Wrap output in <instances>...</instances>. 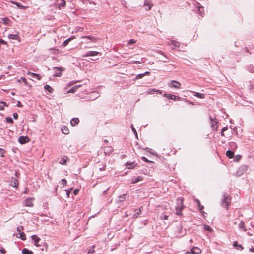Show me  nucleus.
Instances as JSON below:
<instances>
[{
	"label": "nucleus",
	"instance_id": "1",
	"mask_svg": "<svg viewBox=\"0 0 254 254\" xmlns=\"http://www.w3.org/2000/svg\"><path fill=\"white\" fill-rule=\"evenodd\" d=\"M166 44L170 45L172 49H177L179 51H184L186 49V45L183 44H180L179 42L172 40H168L166 42Z\"/></svg>",
	"mask_w": 254,
	"mask_h": 254
},
{
	"label": "nucleus",
	"instance_id": "2",
	"mask_svg": "<svg viewBox=\"0 0 254 254\" xmlns=\"http://www.w3.org/2000/svg\"><path fill=\"white\" fill-rule=\"evenodd\" d=\"M231 200V198L227 193H224L223 199L221 200L222 205L226 209H228Z\"/></svg>",
	"mask_w": 254,
	"mask_h": 254
},
{
	"label": "nucleus",
	"instance_id": "3",
	"mask_svg": "<svg viewBox=\"0 0 254 254\" xmlns=\"http://www.w3.org/2000/svg\"><path fill=\"white\" fill-rule=\"evenodd\" d=\"M177 201L178 205L176 207V214L178 215H180L182 214L181 211L184 207L183 205V198L182 197L178 198H177Z\"/></svg>",
	"mask_w": 254,
	"mask_h": 254
},
{
	"label": "nucleus",
	"instance_id": "4",
	"mask_svg": "<svg viewBox=\"0 0 254 254\" xmlns=\"http://www.w3.org/2000/svg\"><path fill=\"white\" fill-rule=\"evenodd\" d=\"M54 76L60 77L62 75L61 72L64 70V68L62 67H54Z\"/></svg>",
	"mask_w": 254,
	"mask_h": 254
},
{
	"label": "nucleus",
	"instance_id": "5",
	"mask_svg": "<svg viewBox=\"0 0 254 254\" xmlns=\"http://www.w3.org/2000/svg\"><path fill=\"white\" fill-rule=\"evenodd\" d=\"M163 96L166 97V98H169V99H171V100H179L180 99V98L179 97H178L176 95H173V94H169V93H165L163 94Z\"/></svg>",
	"mask_w": 254,
	"mask_h": 254
},
{
	"label": "nucleus",
	"instance_id": "6",
	"mask_svg": "<svg viewBox=\"0 0 254 254\" xmlns=\"http://www.w3.org/2000/svg\"><path fill=\"white\" fill-rule=\"evenodd\" d=\"M18 140L21 144H25V143L28 142L30 140H29V138L26 136H20L18 138Z\"/></svg>",
	"mask_w": 254,
	"mask_h": 254
},
{
	"label": "nucleus",
	"instance_id": "7",
	"mask_svg": "<svg viewBox=\"0 0 254 254\" xmlns=\"http://www.w3.org/2000/svg\"><path fill=\"white\" fill-rule=\"evenodd\" d=\"M169 86L170 87H174L175 88L179 89L181 86V84L178 81L172 80L171 82H170Z\"/></svg>",
	"mask_w": 254,
	"mask_h": 254
},
{
	"label": "nucleus",
	"instance_id": "8",
	"mask_svg": "<svg viewBox=\"0 0 254 254\" xmlns=\"http://www.w3.org/2000/svg\"><path fill=\"white\" fill-rule=\"evenodd\" d=\"M31 238H32V240L34 242V245L36 247H38V246H40V245L39 244V243L41 241V239L39 237H38L36 235H33L31 236Z\"/></svg>",
	"mask_w": 254,
	"mask_h": 254
},
{
	"label": "nucleus",
	"instance_id": "9",
	"mask_svg": "<svg viewBox=\"0 0 254 254\" xmlns=\"http://www.w3.org/2000/svg\"><path fill=\"white\" fill-rule=\"evenodd\" d=\"M147 94H154L155 93L157 94H162V91L159 90V89H149L147 91Z\"/></svg>",
	"mask_w": 254,
	"mask_h": 254
},
{
	"label": "nucleus",
	"instance_id": "10",
	"mask_svg": "<svg viewBox=\"0 0 254 254\" xmlns=\"http://www.w3.org/2000/svg\"><path fill=\"white\" fill-rule=\"evenodd\" d=\"M113 151V148L111 146H107L104 148V152L106 155H110Z\"/></svg>",
	"mask_w": 254,
	"mask_h": 254
},
{
	"label": "nucleus",
	"instance_id": "11",
	"mask_svg": "<svg viewBox=\"0 0 254 254\" xmlns=\"http://www.w3.org/2000/svg\"><path fill=\"white\" fill-rule=\"evenodd\" d=\"M33 198H29L25 200V205L26 206L32 207L33 206Z\"/></svg>",
	"mask_w": 254,
	"mask_h": 254
},
{
	"label": "nucleus",
	"instance_id": "12",
	"mask_svg": "<svg viewBox=\"0 0 254 254\" xmlns=\"http://www.w3.org/2000/svg\"><path fill=\"white\" fill-rule=\"evenodd\" d=\"M27 74L29 75L31 78H34V79H37L38 80H40L41 78V76L38 74H36V73H32L31 72H27Z\"/></svg>",
	"mask_w": 254,
	"mask_h": 254
},
{
	"label": "nucleus",
	"instance_id": "13",
	"mask_svg": "<svg viewBox=\"0 0 254 254\" xmlns=\"http://www.w3.org/2000/svg\"><path fill=\"white\" fill-rule=\"evenodd\" d=\"M81 38L82 39H87L90 41H92L94 42H96L98 38L95 36H91V35H88V36H85L81 37Z\"/></svg>",
	"mask_w": 254,
	"mask_h": 254
},
{
	"label": "nucleus",
	"instance_id": "14",
	"mask_svg": "<svg viewBox=\"0 0 254 254\" xmlns=\"http://www.w3.org/2000/svg\"><path fill=\"white\" fill-rule=\"evenodd\" d=\"M233 246L238 250L242 251L244 249V247L241 245L239 244L237 241L233 242Z\"/></svg>",
	"mask_w": 254,
	"mask_h": 254
},
{
	"label": "nucleus",
	"instance_id": "15",
	"mask_svg": "<svg viewBox=\"0 0 254 254\" xmlns=\"http://www.w3.org/2000/svg\"><path fill=\"white\" fill-rule=\"evenodd\" d=\"M21 82H23L25 85L31 88L32 86L29 85L26 79L24 77H21L20 79L17 80V82L18 83H21Z\"/></svg>",
	"mask_w": 254,
	"mask_h": 254
},
{
	"label": "nucleus",
	"instance_id": "16",
	"mask_svg": "<svg viewBox=\"0 0 254 254\" xmlns=\"http://www.w3.org/2000/svg\"><path fill=\"white\" fill-rule=\"evenodd\" d=\"M144 5L148 7L147 8H146V10H149L151 9L153 4L150 1L145 0Z\"/></svg>",
	"mask_w": 254,
	"mask_h": 254
},
{
	"label": "nucleus",
	"instance_id": "17",
	"mask_svg": "<svg viewBox=\"0 0 254 254\" xmlns=\"http://www.w3.org/2000/svg\"><path fill=\"white\" fill-rule=\"evenodd\" d=\"M68 158L65 156L62 157L59 161V163L62 165H65L67 160H68Z\"/></svg>",
	"mask_w": 254,
	"mask_h": 254
},
{
	"label": "nucleus",
	"instance_id": "18",
	"mask_svg": "<svg viewBox=\"0 0 254 254\" xmlns=\"http://www.w3.org/2000/svg\"><path fill=\"white\" fill-rule=\"evenodd\" d=\"M191 253L193 254H198L201 252V250L198 247H193L191 250Z\"/></svg>",
	"mask_w": 254,
	"mask_h": 254
},
{
	"label": "nucleus",
	"instance_id": "19",
	"mask_svg": "<svg viewBox=\"0 0 254 254\" xmlns=\"http://www.w3.org/2000/svg\"><path fill=\"white\" fill-rule=\"evenodd\" d=\"M142 179H143V178L142 177H141V176H138L137 178L133 177L131 179V183H132V184H135V183H137L138 182H139L140 181H142Z\"/></svg>",
	"mask_w": 254,
	"mask_h": 254
},
{
	"label": "nucleus",
	"instance_id": "20",
	"mask_svg": "<svg viewBox=\"0 0 254 254\" xmlns=\"http://www.w3.org/2000/svg\"><path fill=\"white\" fill-rule=\"evenodd\" d=\"M149 73H150L149 72L146 71L143 73L138 74L136 75V76L135 77V79L137 80V79H141V78H143L145 75H148Z\"/></svg>",
	"mask_w": 254,
	"mask_h": 254
},
{
	"label": "nucleus",
	"instance_id": "21",
	"mask_svg": "<svg viewBox=\"0 0 254 254\" xmlns=\"http://www.w3.org/2000/svg\"><path fill=\"white\" fill-rule=\"evenodd\" d=\"M226 155L229 158H233L234 156V151L228 150L226 152Z\"/></svg>",
	"mask_w": 254,
	"mask_h": 254
},
{
	"label": "nucleus",
	"instance_id": "22",
	"mask_svg": "<svg viewBox=\"0 0 254 254\" xmlns=\"http://www.w3.org/2000/svg\"><path fill=\"white\" fill-rule=\"evenodd\" d=\"M79 119L77 118H73L70 121V124L72 126H75L78 124Z\"/></svg>",
	"mask_w": 254,
	"mask_h": 254
},
{
	"label": "nucleus",
	"instance_id": "23",
	"mask_svg": "<svg viewBox=\"0 0 254 254\" xmlns=\"http://www.w3.org/2000/svg\"><path fill=\"white\" fill-rule=\"evenodd\" d=\"M194 96L199 98L200 99H204L205 98V94L203 93H200L198 92H193Z\"/></svg>",
	"mask_w": 254,
	"mask_h": 254
},
{
	"label": "nucleus",
	"instance_id": "24",
	"mask_svg": "<svg viewBox=\"0 0 254 254\" xmlns=\"http://www.w3.org/2000/svg\"><path fill=\"white\" fill-rule=\"evenodd\" d=\"M142 208V207H141L138 210V209H135L134 210V214L133 215V218H137L139 215L141 214V209Z\"/></svg>",
	"mask_w": 254,
	"mask_h": 254
},
{
	"label": "nucleus",
	"instance_id": "25",
	"mask_svg": "<svg viewBox=\"0 0 254 254\" xmlns=\"http://www.w3.org/2000/svg\"><path fill=\"white\" fill-rule=\"evenodd\" d=\"M126 166L128 168V169H132L134 168L135 166H136V164L134 165L133 162H127L126 163Z\"/></svg>",
	"mask_w": 254,
	"mask_h": 254
},
{
	"label": "nucleus",
	"instance_id": "26",
	"mask_svg": "<svg viewBox=\"0 0 254 254\" xmlns=\"http://www.w3.org/2000/svg\"><path fill=\"white\" fill-rule=\"evenodd\" d=\"M22 254H33V252L27 248H24L22 250Z\"/></svg>",
	"mask_w": 254,
	"mask_h": 254
},
{
	"label": "nucleus",
	"instance_id": "27",
	"mask_svg": "<svg viewBox=\"0 0 254 254\" xmlns=\"http://www.w3.org/2000/svg\"><path fill=\"white\" fill-rule=\"evenodd\" d=\"M99 53H100L99 52H96V51H90V52H88L86 54V56H94L95 55L99 54Z\"/></svg>",
	"mask_w": 254,
	"mask_h": 254
},
{
	"label": "nucleus",
	"instance_id": "28",
	"mask_svg": "<svg viewBox=\"0 0 254 254\" xmlns=\"http://www.w3.org/2000/svg\"><path fill=\"white\" fill-rule=\"evenodd\" d=\"M247 69L250 73H254V66L253 64H249L247 67Z\"/></svg>",
	"mask_w": 254,
	"mask_h": 254
},
{
	"label": "nucleus",
	"instance_id": "29",
	"mask_svg": "<svg viewBox=\"0 0 254 254\" xmlns=\"http://www.w3.org/2000/svg\"><path fill=\"white\" fill-rule=\"evenodd\" d=\"M62 131L64 134H68L69 133V130L66 126H64L63 128H62Z\"/></svg>",
	"mask_w": 254,
	"mask_h": 254
},
{
	"label": "nucleus",
	"instance_id": "30",
	"mask_svg": "<svg viewBox=\"0 0 254 254\" xmlns=\"http://www.w3.org/2000/svg\"><path fill=\"white\" fill-rule=\"evenodd\" d=\"M195 201L197 203V205H198V208H199V211L202 212V210L204 209V206L203 205H201V204H200V201L198 200V199H196L195 200Z\"/></svg>",
	"mask_w": 254,
	"mask_h": 254
},
{
	"label": "nucleus",
	"instance_id": "31",
	"mask_svg": "<svg viewBox=\"0 0 254 254\" xmlns=\"http://www.w3.org/2000/svg\"><path fill=\"white\" fill-rule=\"evenodd\" d=\"M126 194H124L120 195L118 198V201L120 202H123L126 199Z\"/></svg>",
	"mask_w": 254,
	"mask_h": 254
},
{
	"label": "nucleus",
	"instance_id": "32",
	"mask_svg": "<svg viewBox=\"0 0 254 254\" xmlns=\"http://www.w3.org/2000/svg\"><path fill=\"white\" fill-rule=\"evenodd\" d=\"M44 88L48 91L49 93H52L53 92V89L49 85H45L44 86Z\"/></svg>",
	"mask_w": 254,
	"mask_h": 254
},
{
	"label": "nucleus",
	"instance_id": "33",
	"mask_svg": "<svg viewBox=\"0 0 254 254\" xmlns=\"http://www.w3.org/2000/svg\"><path fill=\"white\" fill-rule=\"evenodd\" d=\"M239 229H243L244 231H247V229L245 228V224L243 221H241L238 225Z\"/></svg>",
	"mask_w": 254,
	"mask_h": 254
},
{
	"label": "nucleus",
	"instance_id": "34",
	"mask_svg": "<svg viewBox=\"0 0 254 254\" xmlns=\"http://www.w3.org/2000/svg\"><path fill=\"white\" fill-rule=\"evenodd\" d=\"M7 104L4 101H1L0 102V110H2L4 109V106H7Z\"/></svg>",
	"mask_w": 254,
	"mask_h": 254
},
{
	"label": "nucleus",
	"instance_id": "35",
	"mask_svg": "<svg viewBox=\"0 0 254 254\" xmlns=\"http://www.w3.org/2000/svg\"><path fill=\"white\" fill-rule=\"evenodd\" d=\"M19 238L21 240H25L26 239V235L24 232H20V233H19Z\"/></svg>",
	"mask_w": 254,
	"mask_h": 254
},
{
	"label": "nucleus",
	"instance_id": "36",
	"mask_svg": "<svg viewBox=\"0 0 254 254\" xmlns=\"http://www.w3.org/2000/svg\"><path fill=\"white\" fill-rule=\"evenodd\" d=\"M145 150L148 152H149L151 154H153L154 156L157 155V153L151 149H150L149 148H146Z\"/></svg>",
	"mask_w": 254,
	"mask_h": 254
},
{
	"label": "nucleus",
	"instance_id": "37",
	"mask_svg": "<svg viewBox=\"0 0 254 254\" xmlns=\"http://www.w3.org/2000/svg\"><path fill=\"white\" fill-rule=\"evenodd\" d=\"M131 128L132 131H133V132L134 133V134L135 136V137L138 139V138L137 133L136 129L134 128L133 125H131Z\"/></svg>",
	"mask_w": 254,
	"mask_h": 254
},
{
	"label": "nucleus",
	"instance_id": "38",
	"mask_svg": "<svg viewBox=\"0 0 254 254\" xmlns=\"http://www.w3.org/2000/svg\"><path fill=\"white\" fill-rule=\"evenodd\" d=\"M197 10H198V13H200V14H201V15L202 14V13L204 12V8L201 6H198Z\"/></svg>",
	"mask_w": 254,
	"mask_h": 254
},
{
	"label": "nucleus",
	"instance_id": "39",
	"mask_svg": "<svg viewBox=\"0 0 254 254\" xmlns=\"http://www.w3.org/2000/svg\"><path fill=\"white\" fill-rule=\"evenodd\" d=\"M77 90L76 89V87H75V86L72 87L71 89H70L67 92L68 93H75L76 92V91Z\"/></svg>",
	"mask_w": 254,
	"mask_h": 254
},
{
	"label": "nucleus",
	"instance_id": "40",
	"mask_svg": "<svg viewBox=\"0 0 254 254\" xmlns=\"http://www.w3.org/2000/svg\"><path fill=\"white\" fill-rule=\"evenodd\" d=\"M65 0H62V2L61 3H60L59 4V7L60 8H62V7H64L65 5Z\"/></svg>",
	"mask_w": 254,
	"mask_h": 254
},
{
	"label": "nucleus",
	"instance_id": "41",
	"mask_svg": "<svg viewBox=\"0 0 254 254\" xmlns=\"http://www.w3.org/2000/svg\"><path fill=\"white\" fill-rule=\"evenodd\" d=\"M5 120H6V122L9 123H12L13 122V119H12V118H11L10 117H6L5 118Z\"/></svg>",
	"mask_w": 254,
	"mask_h": 254
},
{
	"label": "nucleus",
	"instance_id": "42",
	"mask_svg": "<svg viewBox=\"0 0 254 254\" xmlns=\"http://www.w3.org/2000/svg\"><path fill=\"white\" fill-rule=\"evenodd\" d=\"M95 248V246H92V248L89 250L88 252V254H93V253H94L95 251L94 250V248Z\"/></svg>",
	"mask_w": 254,
	"mask_h": 254
},
{
	"label": "nucleus",
	"instance_id": "43",
	"mask_svg": "<svg viewBox=\"0 0 254 254\" xmlns=\"http://www.w3.org/2000/svg\"><path fill=\"white\" fill-rule=\"evenodd\" d=\"M228 129V127H223L222 130H221V136H224V131H225L226 130H227Z\"/></svg>",
	"mask_w": 254,
	"mask_h": 254
},
{
	"label": "nucleus",
	"instance_id": "44",
	"mask_svg": "<svg viewBox=\"0 0 254 254\" xmlns=\"http://www.w3.org/2000/svg\"><path fill=\"white\" fill-rule=\"evenodd\" d=\"M72 189V188H71L70 189L65 190L66 191V193L68 197H69V195L71 193Z\"/></svg>",
	"mask_w": 254,
	"mask_h": 254
},
{
	"label": "nucleus",
	"instance_id": "45",
	"mask_svg": "<svg viewBox=\"0 0 254 254\" xmlns=\"http://www.w3.org/2000/svg\"><path fill=\"white\" fill-rule=\"evenodd\" d=\"M160 218L162 220H167L168 218V216L166 215H162L160 216Z\"/></svg>",
	"mask_w": 254,
	"mask_h": 254
},
{
	"label": "nucleus",
	"instance_id": "46",
	"mask_svg": "<svg viewBox=\"0 0 254 254\" xmlns=\"http://www.w3.org/2000/svg\"><path fill=\"white\" fill-rule=\"evenodd\" d=\"M71 40V38H69L67 39H66V40L64 41V42L63 44L64 46H66L67 45V44L68 43V42Z\"/></svg>",
	"mask_w": 254,
	"mask_h": 254
},
{
	"label": "nucleus",
	"instance_id": "47",
	"mask_svg": "<svg viewBox=\"0 0 254 254\" xmlns=\"http://www.w3.org/2000/svg\"><path fill=\"white\" fill-rule=\"evenodd\" d=\"M106 169V165L102 164V166L99 168V170L101 171H104Z\"/></svg>",
	"mask_w": 254,
	"mask_h": 254
},
{
	"label": "nucleus",
	"instance_id": "48",
	"mask_svg": "<svg viewBox=\"0 0 254 254\" xmlns=\"http://www.w3.org/2000/svg\"><path fill=\"white\" fill-rule=\"evenodd\" d=\"M79 190L78 189H75L73 190V194L74 195H76L77 194H78V192H79Z\"/></svg>",
	"mask_w": 254,
	"mask_h": 254
},
{
	"label": "nucleus",
	"instance_id": "49",
	"mask_svg": "<svg viewBox=\"0 0 254 254\" xmlns=\"http://www.w3.org/2000/svg\"><path fill=\"white\" fill-rule=\"evenodd\" d=\"M23 230V228L22 226H19L17 227V231L20 232H22Z\"/></svg>",
	"mask_w": 254,
	"mask_h": 254
},
{
	"label": "nucleus",
	"instance_id": "50",
	"mask_svg": "<svg viewBox=\"0 0 254 254\" xmlns=\"http://www.w3.org/2000/svg\"><path fill=\"white\" fill-rule=\"evenodd\" d=\"M62 184L64 186L67 183V181L65 179H62L61 180Z\"/></svg>",
	"mask_w": 254,
	"mask_h": 254
},
{
	"label": "nucleus",
	"instance_id": "51",
	"mask_svg": "<svg viewBox=\"0 0 254 254\" xmlns=\"http://www.w3.org/2000/svg\"><path fill=\"white\" fill-rule=\"evenodd\" d=\"M141 159L146 162H152V161H149L148 159H147L146 157L144 156H142L141 157Z\"/></svg>",
	"mask_w": 254,
	"mask_h": 254
},
{
	"label": "nucleus",
	"instance_id": "52",
	"mask_svg": "<svg viewBox=\"0 0 254 254\" xmlns=\"http://www.w3.org/2000/svg\"><path fill=\"white\" fill-rule=\"evenodd\" d=\"M205 230L209 231H211L212 230L211 228L208 225H205Z\"/></svg>",
	"mask_w": 254,
	"mask_h": 254
},
{
	"label": "nucleus",
	"instance_id": "53",
	"mask_svg": "<svg viewBox=\"0 0 254 254\" xmlns=\"http://www.w3.org/2000/svg\"><path fill=\"white\" fill-rule=\"evenodd\" d=\"M8 37L10 39H15L16 35L14 34H10V35H9Z\"/></svg>",
	"mask_w": 254,
	"mask_h": 254
},
{
	"label": "nucleus",
	"instance_id": "54",
	"mask_svg": "<svg viewBox=\"0 0 254 254\" xmlns=\"http://www.w3.org/2000/svg\"><path fill=\"white\" fill-rule=\"evenodd\" d=\"M135 42H136V41H135L134 40H133V39H130V40L128 41V45L132 44L135 43Z\"/></svg>",
	"mask_w": 254,
	"mask_h": 254
},
{
	"label": "nucleus",
	"instance_id": "55",
	"mask_svg": "<svg viewBox=\"0 0 254 254\" xmlns=\"http://www.w3.org/2000/svg\"><path fill=\"white\" fill-rule=\"evenodd\" d=\"M210 119L211 120V121H213L212 118L211 116L210 117ZM211 126V127L213 128V129H214V122H212Z\"/></svg>",
	"mask_w": 254,
	"mask_h": 254
},
{
	"label": "nucleus",
	"instance_id": "56",
	"mask_svg": "<svg viewBox=\"0 0 254 254\" xmlns=\"http://www.w3.org/2000/svg\"><path fill=\"white\" fill-rule=\"evenodd\" d=\"M4 150L3 149L0 148V156H3Z\"/></svg>",
	"mask_w": 254,
	"mask_h": 254
},
{
	"label": "nucleus",
	"instance_id": "57",
	"mask_svg": "<svg viewBox=\"0 0 254 254\" xmlns=\"http://www.w3.org/2000/svg\"><path fill=\"white\" fill-rule=\"evenodd\" d=\"M17 107H22V105L19 101H17Z\"/></svg>",
	"mask_w": 254,
	"mask_h": 254
},
{
	"label": "nucleus",
	"instance_id": "58",
	"mask_svg": "<svg viewBox=\"0 0 254 254\" xmlns=\"http://www.w3.org/2000/svg\"><path fill=\"white\" fill-rule=\"evenodd\" d=\"M0 252L2 254H5L6 253L5 250L2 247L0 249Z\"/></svg>",
	"mask_w": 254,
	"mask_h": 254
},
{
	"label": "nucleus",
	"instance_id": "59",
	"mask_svg": "<svg viewBox=\"0 0 254 254\" xmlns=\"http://www.w3.org/2000/svg\"><path fill=\"white\" fill-rule=\"evenodd\" d=\"M241 157V156L240 155H238L236 156V159H234V160L235 161H238L239 160V159H240V158Z\"/></svg>",
	"mask_w": 254,
	"mask_h": 254
},
{
	"label": "nucleus",
	"instance_id": "60",
	"mask_svg": "<svg viewBox=\"0 0 254 254\" xmlns=\"http://www.w3.org/2000/svg\"><path fill=\"white\" fill-rule=\"evenodd\" d=\"M13 184V187H16V179H14L13 181H12Z\"/></svg>",
	"mask_w": 254,
	"mask_h": 254
},
{
	"label": "nucleus",
	"instance_id": "61",
	"mask_svg": "<svg viewBox=\"0 0 254 254\" xmlns=\"http://www.w3.org/2000/svg\"><path fill=\"white\" fill-rule=\"evenodd\" d=\"M249 251L252 252H254V247L251 248L249 249Z\"/></svg>",
	"mask_w": 254,
	"mask_h": 254
},
{
	"label": "nucleus",
	"instance_id": "62",
	"mask_svg": "<svg viewBox=\"0 0 254 254\" xmlns=\"http://www.w3.org/2000/svg\"><path fill=\"white\" fill-rule=\"evenodd\" d=\"M16 112L15 113H13V118L16 120Z\"/></svg>",
	"mask_w": 254,
	"mask_h": 254
},
{
	"label": "nucleus",
	"instance_id": "63",
	"mask_svg": "<svg viewBox=\"0 0 254 254\" xmlns=\"http://www.w3.org/2000/svg\"><path fill=\"white\" fill-rule=\"evenodd\" d=\"M16 5H17V7H20L21 8L22 7V6H21L20 4L19 3H17V4H16Z\"/></svg>",
	"mask_w": 254,
	"mask_h": 254
},
{
	"label": "nucleus",
	"instance_id": "64",
	"mask_svg": "<svg viewBox=\"0 0 254 254\" xmlns=\"http://www.w3.org/2000/svg\"><path fill=\"white\" fill-rule=\"evenodd\" d=\"M75 86L76 87V89H77L78 88H79V87H80L81 86V85H75Z\"/></svg>",
	"mask_w": 254,
	"mask_h": 254
}]
</instances>
